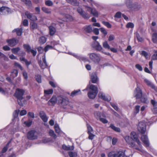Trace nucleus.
Listing matches in <instances>:
<instances>
[{"mask_svg":"<svg viewBox=\"0 0 157 157\" xmlns=\"http://www.w3.org/2000/svg\"><path fill=\"white\" fill-rule=\"evenodd\" d=\"M87 9V11H90L91 14L95 17H98V13L97 11L94 8H92L88 6H85Z\"/></svg>","mask_w":157,"mask_h":157,"instance_id":"obj_9","label":"nucleus"},{"mask_svg":"<svg viewBox=\"0 0 157 157\" xmlns=\"http://www.w3.org/2000/svg\"><path fill=\"white\" fill-rule=\"evenodd\" d=\"M21 1L28 6H30L31 5V2L29 0H21Z\"/></svg>","mask_w":157,"mask_h":157,"instance_id":"obj_50","label":"nucleus"},{"mask_svg":"<svg viewBox=\"0 0 157 157\" xmlns=\"http://www.w3.org/2000/svg\"><path fill=\"white\" fill-rule=\"evenodd\" d=\"M4 15H6L11 13L10 9L7 7L4 6Z\"/></svg>","mask_w":157,"mask_h":157,"instance_id":"obj_39","label":"nucleus"},{"mask_svg":"<svg viewBox=\"0 0 157 157\" xmlns=\"http://www.w3.org/2000/svg\"><path fill=\"white\" fill-rule=\"evenodd\" d=\"M25 14L28 19L32 21H35L37 20V18L36 16L29 12H26Z\"/></svg>","mask_w":157,"mask_h":157,"instance_id":"obj_14","label":"nucleus"},{"mask_svg":"<svg viewBox=\"0 0 157 157\" xmlns=\"http://www.w3.org/2000/svg\"><path fill=\"white\" fill-rule=\"evenodd\" d=\"M151 103L153 105L154 108L152 109V111L154 113H157V102L155 100H152Z\"/></svg>","mask_w":157,"mask_h":157,"instance_id":"obj_22","label":"nucleus"},{"mask_svg":"<svg viewBox=\"0 0 157 157\" xmlns=\"http://www.w3.org/2000/svg\"><path fill=\"white\" fill-rule=\"evenodd\" d=\"M108 157H116V152L114 151L110 152L108 154Z\"/></svg>","mask_w":157,"mask_h":157,"instance_id":"obj_49","label":"nucleus"},{"mask_svg":"<svg viewBox=\"0 0 157 157\" xmlns=\"http://www.w3.org/2000/svg\"><path fill=\"white\" fill-rule=\"evenodd\" d=\"M53 48V47L52 46L48 45L45 47L44 48V51L45 52H46L49 49H52Z\"/></svg>","mask_w":157,"mask_h":157,"instance_id":"obj_52","label":"nucleus"},{"mask_svg":"<svg viewBox=\"0 0 157 157\" xmlns=\"http://www.w3.org/2000/svg\"><path fill=\"white\" fill-rule=\"evenodd\" d=\"M90 78L93 83H96L98 80V78L95 73H93L90 75Z\"/></svg>","mask_w":157,"mask_h":157,"instance_id":"obj_23","label":"nucleus"},{"mask_svg":"<svg viewBox=\"0 0 157 157\" xmlns=\"http://www.w3.org/2000/svg\"><path fill=\"white\" fill-rule=\"evenodd\" d=\"M99 44V43L98 41H95L92 43V46L93 47L95 48Z\"/></svg>","mask_w":157,"mask_h":157,"instance_id":"obj_63","label":"nucleus"},{"mask_svg":"<svg viewBox=\"0 0 157 157\" xmlns=\"http://www.w3.org/2000/svg\"><path fill=\"white\" fill-rule=\"evenodd\" d=\"M140 106L139 105H136L135 106L134 109V110L133 113L134 115H136L137 114L139 113Z\"/></svg>","mask_w":157,"mask_h":157,"instance_id":"obj_35","label":"nucleus"},{"mask_svg":"<svg viewBox=\"0 0 157 157\" xmlns=\"http://www.w3.org/2000/svg\"><path fill=\"white\" fill-rule=\"evenodd\" d=\"M102 23L108 28H111V25L108 22L103 21Z\"/></svg>","mask_w":157,"mask_h":157,"instance_id":"obj_58","label":"nucleus"},{"mask_svg":"<svg viewBox=\"0 0 157 157\" xmlns=\"http://www.w3.org/2000/svg\"><path fill=\"white\" fill-rule=\"evenodd\" d=\"M69 54H70L72 55L74 57L79 59L80 61H84L86 60V58L82 56L78 55L77 54L74 53L72 54V53H69Z\"/></svg>","mask_w":157,"mask_h":157,"instance_id":"obj_21","label":"nucleus"},{"mask_svg":"<svg viewBox=\"0 0 157 157\" xmlns=\"http://www.w3.org/2000/svg\"><path fill=\"white\" fill-rule=\"evenodd\" d=\"M144 82L147 84V85L150 87L151 88L155 90L156 91H157V88L155 89V85L148 80L145 78L144 79Z\"/></svg>","mask_w":157,"mask_h":157,"instance_id":"obj_18","label":"nucleus"},{"mask_svg":"<svg viewBox=\"0 0 157 157\" xmlns=\"http://www.w3.org/2000/svg\"><path fill=\"white\" fill-rule=\"evenodd\" d=\"M34 131L32 130L29 132L27 136L28 139L30 140H34L37 138V136L35 134Z\"/></svg>","mask_w":157,"mask_h":157,"instance_id":"obj_13","label":"nucleus"},{"mask_svg":"<svg viewBox=\"0 0 157 157\" xmlns=\"http://www.w3.org/2000/svg\"><path fill=\"white\" fill-rule=\"evenodd\" d=\"M90 59L95 63H98L101 60V58L98 55L95 53L89 54Z\"/></svg>","mask_w":157,"mask_h":157,"instance_id":"obj_4","label":"nucleus"},{"mask_svg":"<svg viewBox=\"0 0 157 157\" xmlns=\"http://www.w3.org/2000/svg\"><path fill=\"white\" fill-rule=\"evenodd\" d=\"M141 139L145 146L146 147H149V142L148 137L146 135H143L141 137Z\"/></svg>","mask_w":157,"mask_h":157,"instance_id":"obj_11","label":"nucleus"},{"mask_svg":"<svg viewBox=\"0 0 157 157\" xmlns=\"http://www.w3.org/2000/svg\"><path fill=\"white\" fill-rule=\"evenodd\" d=\"M77 11L82 17L85 19H88L90 17V14L84 11L81 7H78Z\"/></svg>","mask_w":157,"mask_h":157,"instance_id":"obj_5","label":"nucleus"},{"mask_svg":"<svg viewBox=\"0 0 157 157\" xmlns=\"http://www.w3.org/2000/svg\"><path fill=\"white\" fill-rule=\"evenodd\" d=\"M154 54L152 56V60L157 59V50L154 51Z\"/></svg>","mask_w":157,"mask_h":157,"instance_id":"obj_57","label":"nucleus"},{"mask_svg":"<svg viewBox=\"0 0 157 157\" xmlns=\"http://www.w3.org/2000/svg\"><path fill=\"white\" fill-rule=\"evenodd\" d=\"M35 78L38 82L39 83L41 82V76L40 75H38L36 76Z\"/></svg>","mask_w":157,"mask_h":157,"instance_id":"obj_59","label":"nucleus"},{"mask_svg":"<svg viewBox=\"0 0 157 157\" xmlns=\"http://www.w3.org/2000/svg\"><path fill=\"white\" fill-rule=\"evenodd\" d=\"M62 148L66 150H72L74 149V147H71L69 146H67L65 145H63Z\"/></svg>","mask_w":157,"mask_h":157,"instance_id":"obj_42","label":"nucleus"},{"mask_svg":"<svg viewBox=\"0 0 157 157\" xmlns=\"http://www.w3.org/2000/svg\"><path fill=\"white\" fill-rule=\"evenodd\" d=\"M142 92L140 88L138 87L136 88L134 93V96L136 99H139L142 97Z\"/></svg>","mask_w":157,"mask_h":157,"instance_id":"obj_12","label":"nucleus"},{"mask_svg":"<svg viewBox=\"0 0 157 157\" xmlns=\"http://www.w3.org/2000/svg\"><path fill=\"white\" fill-rule=\"evenodd\" d=\"M90 91L88 93V97L92 99L94 98L98 93V88L94 85H91L90 86Z\"/></svg>","mask_w":157,"mask_h":157,"instance_id":"obj_3","label":"nucleus"},{"mask_svg":"<svg viewBox=\"0 0 157 157\" xmlns=\"http://www.w3.org/2000/svg\"><path fill=\"white\" fill-rule=\"evenodd\" d=\"M31 28L33 29H36L37 28V24L34 22H32L30 23Z\"/></svg>","mask_w":157,"mask_h":157,"instance_id":"obj_46","label":"nucleus"},{"mask_svg":"<svg viewBox=\"0 0 157 157\" xmlns=\"http://www.w3.org/2000/svg\"><path fill=\"white\" fill-rule=\"evenodd\" d=\"M58 97L57 98L56 96L53 95L48 102V104L49 105H54L57 102H58Z\"/></svg>","mask_w":157,"mask_h":157,"instance_id":"obj_16","label":"nucleus"},{"mask_svg":"<svg viewBox=\"0 0 157 157\" xmlns=\"http://www.w3.org/2000/svg\"><path fill=\"white\" fill-rule=\"evenodd\" d=\"M0 59H2L6 61H7L8 60V58L1 52H0Z\"/></svg>","mask_w":157,"mask_h":157,"instance_id":"obj_47","label":"nucleus"},{"mask_svg":"<svg viewBox=\"0 0 157 157\" xmlns=\"http://www.w3.org/2000/svg\"><path fill=\"white\" fill-rule=\"evenodd\" d=\"M103 124H106L108 123V121L105 118L101 117L99 120Z\"/></svg>","mask_w":157,"mask_h":157,"instance_id":"obj_61","label":"nucleus"},{"mask_svg":"<svg viewBox=\"0 0 157 157\" xmlns=\"http://www.w3.org/2000/svg\"><path fill=\"white\" fill-rule=\"evenodd\" d=\"M22 30L23 29L21 28L20 29L17 28L14 29L13 31V32H16L17 35L20 36L21 35Z\"/></svg>","mask_w":157,"mask_h":157,"instance_id":"obj_31","label":"nucleus"},{"mask_svg":"<svg viewBox=\"0 0 157 157\" xmlns=\"http://www.w3.org/2000/svg\"><path fill=\"white\" fill-rule=\"evenodd\" d=\"M19 112L20 111L19 110H16L14 111L13 115L14 119L17 117Z\"/></svg>","mask_w":157,"mask_h":157,"instance_id":"obj_53","label":"nucleus"},{"mask_svg":"<svg viewBox=\"0 0 157 157\" xmlns=\"http://www.w3.org/2000/svg\"><path fill=\"white\" fill-rule=\"evenodd\" d=\"M25 92L24 90L18 88L16 90L14 94V96L17 99L18 104L21 106H23L21 100L24 98L23 96Z\"/></svg>","mask_w":157,"mask_h":157,"instance_id":"obj_2","label":"nucleus"},{"mask_svg":"<svg viewBox=\"0 0 157 157\" xmlns=\"http://www.w3.org/2000/svg\"><path fill=\"white\" fill-rule=\"evenodd\" d=\"M98 97L99 98H101L103 100L107 101H109L111 100V97L109 95H105L103 93L100 92L98 94Z\"/></svg>","mask_w":157,"mask_h":157,"instance_id":"obj_15","label":"nucleus"},{"mask_svg":"<svg viewBox=\"0 0 157 157\" xmlns=\"http://www.w3.org/2000/svg\"><path fill=\"white\" fill-rule=\"evenodd\" d=\"M87 1L91 4L92 6H93V5H94L96 6H97L98 5V4L93 0H87Z\"/></svg>","mask_w":157,"mask_h":157,"instance_id":"obj_55","label":"nucleus"},{"mask_svg":"<svg viewBox=\"0 0 157 157\" xmlns=\"http://www.w3.org/2000/svg\"><path fill=\"white\" fill-rule=\"evenodd\" d=\"M32 123V120H29L27 121L24 122V124H25V126L29 127L31 125Z\"/></svg>","mask_w":157,"mask_h":157,"instance_id":"obj_41","label":"nucleus"},{"mask_svg":"<svg viewBox=\"0 0 157 157\" xmlns=\"http://www.w3.org/2000/svg\"><path fill=\"white\" fill-rule=\"evenodd\" d=\"M94 117L98 120H99L101 118V116L103 117H105L104 113H102L101 112L98 111H95L94 113Z\"/></svg>","mask_w":157,"mask_h":157,"instance_id":"obj_17","label":"nucleus"},{"mask_svg":"<svg viewBox=\"0 0 157 157\" xmlns=\"http://www.w3.org/2000/svg\"><path fill=\"white\" fill-rule=\"evenodd\" d=\"M135 34L136 37L139 42H142L143 41V38L140 36L139 33L137 32H136Z\"/></svg>","mask_w":157,"mask_h":157,"instance_id":"obj_37","label":"nucleus"},{"mask_svg":"<svg viewBox=\"0 0 157 157\" xmlns=\"http://www.w3.org/2000/svg\"><path fill=\"white\" fill-rule=\"evenodd\" d=\"M138 130L142 134L144 133L146 131V124L144 121L139 122L137 127Z\"/></svg>","mask_w":157,"mask_h":157,"instance_id":"obj_8","label":"nucleus"},{"mask_svg":"<svg viewBox=\"0 0 157 157\" xmlns=\"http://www.w3.org/2000/svg\"><path fill=\"white\" fill-rule=\"evenodd\" d=\"M18 72L16 70H13L11 72V77L14 78L16 77L18 75Z\"/></svg>","mask_w":157,"mask_h":157,"instance_id":"obj_30","label":"nucleus"},{"mask_svg":"<svg viewBox=\"0 0 157 157\" xmlns=\"http://www.w3.org/2000/svg\"><path fill=\"white\" fill-rule=\"evenodd\" d=\"M124 139L126 142L130 145V147H132L139 151H141V150L137 147L134 143V142H136L140 147H142L141 144V142L138 139V136L136 132H131L130 133V136H126L124 137Z\"/></svg>","mask_w":157,"mask_h":157,"instance_id":"obj_1","label":"nucleus"},{"mask_svg":"<svg viewBox=\"0 0 157 157\" xmlns=\"http://www.w3.org/2000/svg\"><path fill=\"white\" fill-rule=\"evenodd\" d=\"M99 30L103 34L105 35V36L107 34V32L104 28H101L99 29Z\"/></svg>","mask_w":157,"mask_h":157,"instance_id":"obj_62","label":"nucleus"},{"mask_svg":"<svg viewBox=\"0 0 157 157\" xmlns=\"http://www.w3.org/2000/svg\"><path fill=\"white\" fill-rule=\"evenodd\" d=\"M116 157H124L125 154L124 151H121L116 152Z\"/></svg>","mask_w":157,"mask_h":157,"instance_id":"obj_29","label":"nucleus"},{"mask_svg":"<svg viewBox=\"0 0 157 157\" xmlns=\"http://www.w3.org/2000/svg\"><path fill=\"white\" fill-rule=\"evenodd\" d=\"M126 4L128 8L136 10H138L141 8L140 5L137 3L132 4V2H129V1L127 2Z\"/></svg>","mask_w":157,"mask_h":157,"instance_id":"obj_6","label":"nucleus"},{"mask_svg":"<svg viewBox=\"0 0 157 157\" xmlns=\"http://www.w3.org/2000/svg\"><path fill=\"white\" fill-rule=\"evenodd\" d=\"M46 38L44 36L40 37L39 39V41L40 43L44 44L46 42Z\"/></svg>","mask_w":157,"mask_h":157,"instance_id":"obj_43","label":"nucleus"},{"mask_svg":"<svg viewBox=\"0 0 157 157\" xmlns=\"http://www.w3.org/2000/svg\"><path fill=\"white\" fill-rule=\"evenodd\" d=\"M53 93V90L52 89H50L48 90H44V96L46 97L47 95L52 94Z\"/></svg>","mask_w":157,"mask_h":157,"instance_id":"obj_38","label":"nucleus"},{"mask_svg":"<svg viewBox=\"0 0 157 157\" xmlns=\"http://www.w3.org/2000/svg\"><path fill=\"white\" fill-rule=\"evenodd\" d=\"M68 3L75 6H78L79 4V2L76 0H66Z\"/></svg>","mask_w":157,"mask_h":157,"instance_id":"obj_26","label":"nucleus"},{"mask_svg":"<svg viewBox=\"0 0 157 157\" xmlns=\"http://www.w3.org/2000/svg\"><path fill=\"white\" fill-rule=\"evenodd\" d=\"M68 154L70 157H75L77 155L76 153L72 151H69Z\"/></svg>","mask_w":157,"mask_h":157,"instance_id":"obj_54","label":"nucleus"},{"mask_svg":"<svg viewBox=\"0 0 157 157\" xmlns=\"http://www.w3.org/2000/svg\"><path fill=\"white\" fill-rule=\"evenodd\" d=\"M83 29L84 31L86 33H90L93 31L92 27L90 25L84 27Z\"/></svg>","mask_w":157,"mask_h":157,"instance_id":"obj_24","label":"nucleus"},{"mask_svg":"<svg viewBox=\"0 0 157 157\" xmlns=\"http://www.w3.org/2000/svg\"><path fill=\"white\" fill-rule=\"evenodd\" d=\"M126 27L128 28H133L134 27V24L132 23L129 22L127 24Z\"/></svg>","mask_w":157,"mask_h":157,"instance_id":"obj_56","label":"nucleus"},{"mask_svg":"<svg viewBox=\"0 0 157 157\" xmlns=\"http://www.w3.org/2000/svg\"><path fill=\"white\" fill-rule=\"evenodd\" d=\"M39 64L40 67L42 69H44L48 66L46 60L45 54L42 56V60H40L39 62Z\"/></svg>","mask_w":157,"mask_h":157,"instance_id":"obj_10","label":"nucleus"},{"mask_svg":"<svg viewBox=\"0 0 157 157\" xmlns=\"http://www.w3.org/2000/svg\"><path fill=\"white\" fill-rule=\"evenodd\" d=\"M140 54L142 56H144L146 59H148L150 57V56L148 53L145 51H141Z\"/></svg>","mask_w":157,"mask_h":157,"instance_id":"obj_33","label":"nucleus"},{"mask_svg":"<svg viewBox=\"0 0 157 157\" xmlns=\"http://www.w3.org/2000/svg\"><path fill=\"white\" fill-rule=\"evenodd\" d=\"M58 102L59 104H61L64 106L69 104V101L67 98H63L61 96L58 97Z\"/></svg>","mask_w":157,"mask_h":157,"instance_id":"obj_7","label":"nucleus"},{"mask_svg":"<svg viewBox=\"0 0 157 157\" xmlns=\"http://www.w3.org/2000/svg\"><path fill=\"white\" fill-rule=\"evenodd\" d=\"M24 48L26 50V51L28 52H29L31 51V47L29 45L26 44H24L23 45Z\"/></svg>","mask_w":157,"mask_h":157,"instance_id":"obj_40","label":"nucleus"},{"mask_svg":"<svg viewBox=\"0 0 157 157\" xmlns=\"http://www.w3.org/2000/svg\"><path fill=\"white\" fill-rule=\"evenodd\" d=\"M96 50L101 52L102 53L104 54L105 55H110V54L109 53H107L106 52H104L103 50H102L103 48L101 45L100 44H98L96 47L95 48Z\"/></svg>","mask_w":157,"mask_h":157,"instance_id":"obj_25","label":"nucleus"},{"mask_svg":"<svg viewBox=\"0 0 157 157\" xmlns=\"http://www.w3.org/2000/svg\"><path fill=\"white\" fill-rule=\"evenodd\" d=\"M50 34L51 36L53 35L56 32V29L55 27L52 26H50L49 27Z\"/></svg>","mask_w":157,"mask_h":157,"instance_id":"obj_27","label":"nucleus"},{"mask_svg":"<svg viewBox=\"0 0 157 157\" xmlns=\"http://www.w3.org/2000/svg\"><path fill=\"white\" fill-rule=\"evenodd\" d=\"M110 127L114 131L117 132H120V128L115 127L114 125L113 124H111Z\"/></svg>","mask_w":157,"mask_h":157,"instance_id":"obj_51","label":"nucleus"},{"mask_svg":"<svg viewBox=\"0 0 157 157\" xmlns=\"http://www.w3.org/2000/svg\"><path fill=\"white\" fill-rule=\"evenodd\" d=\"M39 116L44 122H47L48 119L44 112L43 111H40L39 113Z\"/></svg>","mask_w":157,"mask_h":157,"instance_id":"obj_19","label":"nucleus"},{"mask_svg":"<svg viewBox=\"0 0 157 157\" xmlns=\"http://www.w3.org/2000/svg\"><path fill=\"white\" fill-rule=\"evenodd\" d=\"M45 4L48 6H51L53 5V2L50 0H47L45 2Z\"/></svg>","mask_w":157,"mask_h":157,"instance_id":"obj_60","label":"nucleus"},{"mask_svg":"<svg viewBox=\"0 0 157 157\" xmlns=\"http://www.w3.org/2000/svg\"><path fill=\"white\" fill-rule=\"evenodd\" d=\"M49 134L52 137L54 138L55 139L56 138V136L53 130H50L49 131Z\"/></svg>","mask_w":157,"mask_h":157,"instance_id":"obj_45","label":"nucleus"},{"mask_svg":"<svg viewBox=\"0 0 157 157\" xmlns=\"http://www.w3.org/2000/svg\"><path fill=\"white\" fill-rule=\"evenodd\" d=\"M140 98L141 101L142 102L145 103H147L148 102V101L147 98L144 97H141Z\"/></svg>","mask_w":157,"mask_h":157,"instance_id":"obj_64","label":"nucleus"},{"mask_svg":"<svg viewBox=\"0 0 157 157\" xmlns=\"http://www.w3.org/2000/svg\"><path fill=\"white\" fill-rule=\"evenodd\" d=\"M41 9L44 12L47 14H50L51 13V9L46 7H43Z\"/></svg>","mask_w":157,"mask_h":157,"instance_id":"obj_34","label":"nucleus"},{"mask_svg":"<svg viewBox=\"0 0 157 157\" xmlns=\"http://www.w3.org/2000/svg\"><path fill=\"white\" fill-rule=\"evenodd\" d=\"M152 40L154 43H157V33H153L152 36Z\"/></svg>","mask_w":157,"mask_h":157,"instance_id":"obj_36","label":"nucleus"},{"mask_svg":"<svg viewBox=\"0 0 157 157\" xmlns=\"http://www.w3.org/2000/svg\"><path fill=\"white\" fill-rule=\"evenodd\" d=\"M81 94V93L80 92V90H75L72 91L71 93V95L72 97H73L75 96L80 94Z\"/></svg>","mask_w":157,"mask_h":157,"instance_id":"obj_32","label":"nucleus"},{"mask_svg":"<svg viewBox=\"0 0 157 157\" xmlns=\"http://www.w3.org/2000/svg\"><path fill=\"white\" fill-rule=\"evenodd\" d=\"M103 47L105 49H109L110 47L107 41H105L103 43Z\"/></svg>","mask_w":157,"mask_h":157,"instance_id":"obj_44","label":"nucleus"},{"mask_svg":"<svg viewBox=\"0 0 157 157\" xmlns=\"http://www.w3.org/2000/svg\"><path fill=\"white\" fill-rule=\"evenodd\" d=\"M7 41L9 45L11 47L15 46L18 42V40L15 39H13L11 40H8Z\"/></svg>","mask_w":157,"mask_h":157,"instance_id":"obj_20","label":"nucleus"},{"mask_svg":"<svg viewBox=\"0 0 157 157\" xmlns=\"http://www.w3.org/2000/svg\"><path fill=\"white\" fill-rule=\"evenodd\" d=\"M55 131L56 133L59 134H61L63 133L59 128L58 124H56L54 126Z\"/></svg>","mask_w":157,"mask_h":157,"instance_id":"obj_28","label":"nucleus"},{"mask_svg":"<svg viewBox=\"0 0 157 157\" xmlns=\"http://www.w3.org/2000/svg\"><path fill=\"white\" fill-rule=\"evenodd\" d=\"M20 50V48L19 47L15 48H12L11 49L12 52L14 54H17L18 52Z\"/></svg>","mask_w":157,"mask_h":157,"instance_id":"obj_48","label":"nucleus"}]
</instances>
